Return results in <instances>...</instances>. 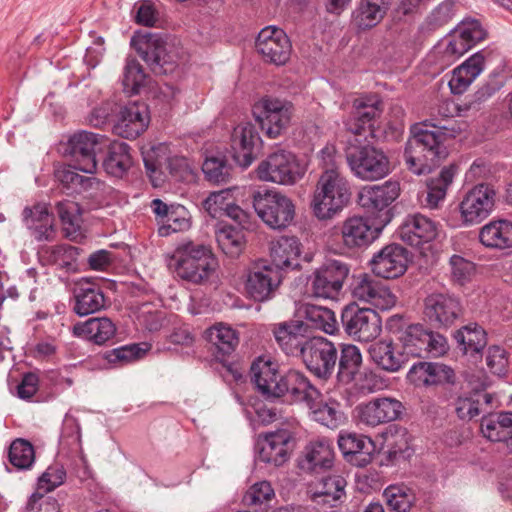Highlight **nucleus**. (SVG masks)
I'll use <instances>...</instances> for the list:
<instances>
[{"label":"nucleus","mask_w":512,"mask_h":512,"mask_svg":"<svg viewBox=\"0 0 512 512\" xmlns=\"http://www.w3.org/2000/svg\"><path fill=\"white\" fill-rule=\"evenodd\" d=\"M456 133L453 126L428 121L413 124L404 151L407 168L416 175L429 173L448 156L445 142Z\"/></svg>","instance_id":"nucleus-1"},{"label":"nucleus","mask_w":512,"mask_h":512,"mask_svg":"<svg viewBox=\"0 0 512 512\" xmlns=\"http://www.w3.org/2000/svg\"><path fill=\"white\" fill-rule=\"evenodd\" d=\"M350 189L341 172H321L316 183L311 208L319 220L332 219L349 201Z\"/></svg>","instance_id":"nucleus-2"},{"label":"nucleus","mask_w":512,"mask_h":512,"mask_svg":"<svg viewBox=\"0 0 512 512\" xmlns=\"http://www.w3.org/2000/svg\"><path fill=\"white\" fill-rule=\"evenodd\" d=\"M177 275L192 283H201L215 270L216 259L211 250L192 242L178 246L172 256Z\"/></svg>","instance_id":"nucleus-3"},{"label":"nucleus","mask_w":512,"mask_h":512,"mask_svg":"<svg viewBox=\"0 0 512 512\" xmlns=\"http://www.w3.org/2000/svg\"><path fill=\"white\" fill-rule=\"evenodd\" d=\"M131 45L156 74L171 73L178 64V49L160 35L137 34L132 37Z\"/></svg>","instance_id":"nucleus-4"},{"label":"nucleus","mask_w":512,"mask_h":512,"mask_svg":"<svg viewBox=\"0 0 512 512\" xmlns=\"http://www.w3.org/2000/svg\"><path fill=\"white\" fill-rule=\"evenodd\" d=\"M252 204L259 218L272 229L288 227L295 216L293 201L276 190L256 191Z\"/></svg>","instance_id":"nucleus-5"},{"label":"nucleus","mask_w":512,"mask_h":512,"mask_svg":"<svg viewBox=\"0 0 512 512\" xmlns=\"http://www.w3.org/2000/svg\"><path fill=\"white\" fill-rule=\"evenodd\" d=\"M291 102L266 96L253 106V115L261 130L271 139L280 136L290 125L293 115Z\"/></svg>","instance_id":"nucleus-6"},{"label":"nucleus","mask_w":512,"mask_h":512,"mask_svg":"<svg viewBox=\"0 0 512 512\" xmlns=\"http://www.w3.org/2000/svg\"><path fill=\"white\" fill-rule=\"evenodd\" d=\"M347 161L355 176L362 180H378L391 171L386 154L372 145L351 147L347 151Z\"/></svg>","instance_id":"nucleus-7"},{"label":"nucleus","mask_w":512,"mask_h":512,"mask_svg":"<svg viewBox=\"0 0 512 512\" xmlns=\"http://www.w3.org/2000/svg\"><path fill=\"white\" fill-rule=\"evenodd\" d=\"M257 176L262 181L292 185L302 178L303 169L293 153L279 149L258 165Z\"/></svg>","instance_id":"nucleus-8"},{"label":"nucleus","mask_w":512,"mask_h":512,"mask_svg":"<svg viewBox=\"0 0 512 512\" xmlns=\"http://www.w3.org/2000/svg\"><path fill=\"white\" fill-rule=\"evenodd\" d=\"M300 356L311 373L326 380L335 371L338 350L330 340L324 337H313L304 342Z\"/></svg>","instance_id":"nucleus-9"},{"label":"nucleus","mask_w":512,"mask_h":512,"mask_svg":"<svg viewBox=\"0 0 512 512\" xmlns=\"http://www.w3.org/2000/svg\"><path fill=\"white\" fill-rule=\"evenodd\" d=\"M399 184L387 181L382 185L365 186L361 189L358 201L361 207L375 218L381 226L391 220L389 206L399 196Z\"/></svg>","instance_id":"nucleus-10"},{"label":"nucleus","mask_w":512,"mask_h":512,"mask_svg":"<svg viewBox=\"0 0 512 512\" xmlns=\"http://www.w3.org/2000/svg\"><path fill=\"white\" fill-rule=\"evenodd\" d=\"M349 272V266L342 261H325L311 276L310 287L313 296L323 299L337 298Z\"/></svg>","instance_id":"nucleus-11"},{"label":"nucleus","mask_w":512,"mask_h":512,"mask_svg":"<svg viewBox=\"0 0 512 512\" xmlns=\"http://www.w3.org/2000/svg\"><path fill=\"white\" fill-rule=\"evenodd\" d=\"M103 141L102 135L87 131L71 136L66 151L71 157L72 167L84 173H95L98 165L96 153L101 149Z\"/></svg>","instance_id":"nucleus-12"},{"label":"nucleus","mask_w":512,"mask_h":512,"mask_svg":"<svg viewBox=\"0 0 512 512\" xmlns=\"http://www.w3.org/2000/svg\"><path fill=\"white\" fill-rule=\"evenodd\" d=\"M344 331L354 340L369 342L381 332V319L375 310L346 306L341 315Z\"/></svg>","instance_id":"nucleus-13"},{"label":"nucleus","mask_w":512,"mask_h":512,"mask_svg":"<svg viewBox=\"0 0 512 512\" xmlns=\"http://www.w3.org/2000/svg\"><path fill=\"white\" fill-rule=\"evenodd\" d=\"M351 295L355 301L367 303L379 310H389L397 301V297L386 284L368 274L354 278Z\"/></svg>","instance_id":"nucleus-14"},{"label":"nucleus","mask_w":512,"mask_h":512,"mask_svg":"<svg viewBox=\"0 0 512 512\" xmlns=\"http://www.w3.org/2000/svg\"><path fill=\"white\" fill-rule=\"evenodd\" d=\"M497 193L488 184H479L470 189L460 202V212L466 224H477L494 210Z\"/></svg>","instance_id":"nucleus-15"},{"label":"nucleus","mask_w":512,"mask_h":512,"mask_svg":"<svg viewBox=\"0 0 512 512\" xmlns=\"http://www.w3.org/2000/svg\"><path fill=\"white\" fill-rule=\"evenodd\" d=\"M423 314L436 328H448L462 315L457 298L447 293H431L424 298Z\"/></svg>","instance_id":"nucleus-16"},{"label":"nucleus","mask_w":512,"mask_h":512,"mask_svg":"<svg viewBox=\"0 0 512 512\" xmlns=\"http://www.w3.org/2000/svg\"><path fill=\"white\" fill-rule=\"evenodd\" d=\"M282 282V273L273 265L256 264L247 274L245 289L255 301L263 302L274 297Z\"/></svg>","instance_id":"nucleus-17"},{"label":"nucleus","mask_w":512,"mask_h":512,"mask_svg":"<svg viewBox=\"0 0 512 512\" xmlns=\"http://www.w3.org/2000/svg\"><path fill=\"white\" fill-rule=\"evenodd\" d=\"M256 50L267 62L285 64L291 53V43L282 29L268 26L263 28L256 39Z\"/></svg>","instance_id":"nucleus-18"},{"label":"nucleus","mask_w":512,"mask_h":512,"mask_svg":"<svg viewBox=\"0 0 512 512\" xmlns=\"http://www.w3.org/2000/svg\"><path fill=\"white\" fill-rule=\"evenodd\" d=\"M150 115L144 102H129L121 107L113 130L115 134L126 139H135L148 127Z\"/></svg>","instance_id":"nucleus-19"},{"label":"nucleus","mask_w":512,"mask_h":512,"mask_svg":"<svg viewBox=\"0 0 512 512\" xmlns=\"http://www.w3.org/2000/svg\"><path fill=\"white\" fill-rule=\"evenodd\" d=\"M373 273L384 279H395L407 270V250L398 244H391L378 251L370 261Z\"/></svg>","instance_id":"nucleus-20"},{"label":"nucleus","mask_w":512,"mask_h":512,"mask_svg":"<svg viewBox=\"0 0 512 512\" xmlns=\"http://www.w3.org/2000/svg\"><path fill=\"white\" fill-rule=\"evenodd\" d=\"M402 403L394 398H375L357 406V416L360 423L376 427L395 421L402 413Z\"/></svg>","instance_id":"nucleus-21"},{"label":"nucleus","mask_w":512,"mask_h":512,"mask_svg":"<svg viewBox=\"0 0 512 512\" xmlns=\"http://www.w3.org/2000/svg\"><path fill=\"white\" fill-rule=\"evenodd\" d=\"M486 38V31L477 20H463L450 34L445 54L452 61L458 59L478 42Z\"/></svg>","instance_id":"nucleus-22"},{"label":"nucleus","mask_w":512,"mask_h":512,"mask_svg":"<svg viewBox=\"0 0 512 512\" xmlns=\"http://www.w3.org/2000/svg\"><path fill=\"white\" fill-rule=\"evenodd\" d=\"M335 453L329 440L319 439L309 442L298 458V467L309 474H320L331 469Z\"/></svg>","instance_id":"nucleus-23"},{"label":"nucleus","mask_w":512,"mask_h":512,"mask_svg":"<svg viewBox=\"0 0 512 512\" xmlns=\"http://www.w3.org/2000/svg\"><path fill=\"white\" fill-rule=\"evenodd\" d=\"M260 142L259 134L251 123H240L231 134L232 156L237 164L246 168L256 158V146Z\"/></svg>","instance_id":"nucleus-24"},{"label":"nucleus","mask_w":512,"mask_h":512,"mask_svg":"<svg viewBox=\"0 0 512 512\" xmlns=\"http://www.w3.org/2000/svg\"><path fill=\"white\" fill-rule=\"evenodd\" d=\"M22 221L35 240L52 241L55 238L54 217L49 212L47 204L36 203L33 206H26L22 212Z\"/></svg>","instance_id":"nucleus-25"},{"label":"nucleus","mask_w":512,"mask_h":512,"mask_svg":"<svg viewBox=\"0 0 512 512\" xmlns=\"http://www.w3.org/2000/svg\"><path fill=\"white\" fill-rule=\"evenodd\" d=\"M382 228L377 221L370 224L364 217H349L341 226L342 241L348 248L364 247L378 237Z\"/></svg>","instance_id":"nucleus-26"},{"label":"nucleus","mask_w":512,"mask_h":512,"mask_svg":"<svg viewBox=\"0 0 512 512\" xmlns=\"http://www.w3.org/2000/svg\"><path fill=\"white\" fill-rule=\"evenodd\" d=\"M438 223L422 214L409 215L400 228L401 239L411 246L428 243L438 235Z\"/></svg>","instance_id":"nucleus-27"},{"label":"nucleus","mask_w":512,"mask_h":512,"mask_svg":"<svg viewBox=\"0 0 512 512\" xmlns=\"http://www.w3.org/2000/svg\"><path fill=\"white\" fill-rule=\"evenodd\" d=\"M276 397L289 394L297 402H313L319 396V390L311 384L310 380L300 371L289 370L280 377L279 386H274Z\"/></svg>","instance_id":"nucleus-28"},{"label":"nucleus","mask_w":512,"mask_h":512,"mask_svg":"<svg viewBox=\"0 0 512 512\" xmlns=\"http://www.w3.org/2000/svg\"><path fill=\"white\" fill-rule=\"evenodd\" d=\"M292 435L287 429L268 433L259 443V460L275 466L284 464L289 457Z\"/></svg>","instance_id":"nucleus-29"},{"label":"nucleus","mask_w":512,"mask_h":512,"mask_svg":"<svg viewBox=\"0 0 512 512\" xmlns=\"http://www.w3.org/2000/svg\"><path fill=\"white\" fill-rule=\"evenodd\" d=\"M73 311L83 317L98 312L105 305V297L97 284L82 278L75 283Z\"/></svg>","instance_id":"nucleus-30"},{"label":"nucleus","mask_w":512,"mask_h":512,"mask_svg":"<svg viewBox=\"0 0 512 512\" xmlns=\"http://www.w3.org/2000/svg\"><path fill=\"white\" fill-rule=\"evenodd\" d=\"M380 106L381 101L377 95L356 98L353 101V117L347 123L348 130L355 135H361L366 126L372 128L373 121L381 114Z\"/></svg>","instance_id":"nucleus-31"},{"label":"nucleus","mask_w":512,"mask_h":512,"mask_svg":"<svg viewBox=\"0 0 512 512\" xmlns=\"http://www.w3.org/2000/svg\"><path fill=\"white\" fill-rule=\"evenodd\" d=\"M368 353L371 360L387 372H396L407 362L401 345L392 341L374 342L370 345Z\"/></svg>","instance_id":"nucleus-32"},{"label":"nucleus","mask_w":512,"mask_h":512,"mask_svg":"<svg viewBox=\"0 0 512 512\" xmlns=\"http://www.w3.org/2000/svg\"><path fill=\"white\" fill-rule=\"evenodd\" d=\"M409 377L412 381L424 385L454 384L456 375L452 368L441 363L418 362L414 364Z\"/></svg>","instance_id":"nucleus-33"},{"label":"nucleus","mask_w":512,"mask_h":512,"mask_svg":"<svg viewBox=\"0 0 512 512\" xmlns=\"http://www.w3.org/2000/svg\"><path fill=\"white\" fill-rule=\"evenodd\" d=\"M278 364L270 359L259 357L251 366V379L258 390L266 397H276L274 386H279Z\"/></svg>","instance_id":"nucleus-34"},{"label":"nucleus","mask_w":512,"mask_h":512,"mask_svg":"<svg viewBox=\"0 0 512 512\" xmlns=\"http://www.w3.org/2000/svg\"><path fill=\"white\" fill-rule=\"evenodd\" d=\"M484 69V56L477 52L454 69L449 87L453 94H462Z\"/></svg>","instance_id":"nucleus-35"},{"label":"nucleus","mask_w":512,"mask_h":512,"mask_svg":"<svg viewBox=\"0 0 512 512\" xmlns=\"http://www.w3.org/2000/svg\"><path fill=\"white\" fill-rule=\"evenodd\" d=\"M300 253V242L294 236H281L271 242L272 265L280 271L283 268L298 266Z\"/></svg>","instance_id":"nucleus-36"},{"label":"nucleus","mask_w":512,"mask_h":512,"mask_svg":"<svg viewBox=\"0 0 512 512\" xmlns=\"http://www.w3.org/2000/svg\"><path fill=\"white\" fill-rule=\"evenodd\" d=\"M346 480L340 475H329L310 485L311 499L320 504L333 505L345 495Z\"/></svg>","instance_id":"nucleus-37"},{"label":"nucleus","mask_w":512,"mask_h":512,"mask_svg":"<svg viewBox=\"0 0 512 512\" xmlns=\"http://www.w3.org/2000/svg\"><path fill=\"white\" fill-rule=\"evenodd\" d=\"M304 325L301 321L295 320L279 324L274 329V336L286 354L301 355V348L304 346L303 332Z\"/></svg>","instance_id":"nucleus-38"},{"label":"nucleus","mask_w":512,"mask_h":512,"mask_svg":"<svg viewBox=\"0 0 512 512\" xmlns=\"http://www.w3.org/2000/svg\"><path fill=\"white\" fill-rule=\"evenodd\" d=\"M479 240L488 248H512V222L497 220L487 223L480 229Z\"/></svg>","instance_id":"nucleus-39"},{"label":"nucleus","mask_w":512,"mask_h":512,"mask_svg":"<svg viewBox=\"0 0 512 512\" xmlns=\"http://www.w3.org/2000/svg\"><path fill=\"white\" fill-rule=\"evenodd\" d=\"M389 5L381 0H360L352 12V23L361 30L373 28L384 18Z\"/></svg>","instance_id":"nucleus-40"},{"label":"nucleus","mask_w":512,"mask_h":512,"mask_svg":"<svg viewBox=\"0 0 512 512\" xmlns=\"http://www.w3.org/2000/svg\"><path fill=\"white\" fill-rule=\"evenodd\" d=\"M481 432L490 441L512 442V412L489 413L481 420Z\"/></svg>","instance_id":"nucleus-41"},{"label":"nucleus","mask_w":512,"mask_h":512,"mask_svg":"<svg viewBox=\"0 0 512 512\" xmlns=\"http://www.w3.org/2000/svg\"><path fill=\"white\" fill-rule=\"evenodd\" d=\"M73 333L96 344H104L114 337L116 326L107 317L90 318L83 323L75 324Z\"/></svg>","instance_id":"nucleus-42"},{"label":"nucleus","mask_w":512,"mask_h":512,"mask_svg":"<svg viewBox=\"0 0 512 512\" xmlns=\"http://www.w3.org/2000/svg\"><path fill=\"white\" fill-rule=\"evenodd\" d=\"M206 340L212 345L217 357L230 355L239 344V336L231 326L217 323L205 331Z\"/></svg>","instance_id":"nucleus-43"},{"label":"nucleus","mask_w":512,"mask_h":512,"mask_svg":"<svg viewBox=\"0 0 512 512\" xmlns=\"http://www.w3.org/2000/svg\"><path fill=\"white\" fill-rule=\"evenodd\" d=\"M458 348L466 355H478L487 344L486 333L476 323H469L454 333Z\"/></svg>","instance_id":"nucleus-44"},{"label":"nucleus","mask_w":512,"mask_h":512,"mask_svg":"<svg viewBox=\"0 0 512 512\" xmlns=\"http://www.w3.org/2000/svg\"><path fill=\"white\" fill-rule=\"evenodd\" d=\"M455 168L453 166L445 167L437 177L427 180L426 195L423 203L426 207L436 209L444 201L448 187L453 182Z\"/></svg>","instance_id":"nucleus-45"},{"label":"nucleus","mask_w":512,"mask_h":512,"mask_svg":"<svg viewBox=\"0 0 512 512\" xmlns=\"http://www.w3.org/2000/svg\"><path fill=\"white\" fill-rule=\"evenodd\" d=\"M306 405L313 420L328 428H337L343 422L340 405L336 401L324 402L320 391L319 396L313 402H306Z\"/></svg>","instance_id":"nucleus-46"},{"label":"nucleus","mask_w":512,"mask_h":512,"mask_svg":"<svg viewBox=\"0 0 512 512\" xmlns=\"http://www.w3.org/2000/svg\"><path fill=\"white\" fill-rule=\"evenodd\" d=\"M132 166L130 147L124 142L109 145L107 156L103 161L104 170L115 177H122Z\"/></svg>","instance_id":"nucleus-47"},{"label":"nucleus","mask_w":512,"mask_h":512,"mask_svg":"<svg viewBox=\"0 0 512 512\" xmlns=\"http://www.w3.org/2000/svg\"><path fill=\"white\" fill-rule=\"evenodd\" d=\"M428 330L420 324L410 325L402 333L400 338L401 348L407 360L412 357L427 356Z\"/></svg>","instance_id":"nucleus-48"},{"label":"nucleus","mask_w":512,"mask_h":512,"mask_svg":"<svg viewBox=\"0 0 512 512\" xmlns=\"http://www.w3.org/2000/svg\"><path fill=\"white\" fill-rule=\"evenodd\" d=\"M337 378L341 383L351 382L360 370L362 355L355 345H343L340 356L338 355Z\"/></svg>","instance_id":"nucleus-49"},{"label":"nucleus","mask_w":512,"mask_h":512,"mask_svg":"<svg viewBox=\"0 0 512 512\" xmlns=\"http://www.w3.org/2000/svg\"><path fill=\"white\" fill-rule=\"evenodd\" d=\"M383 497L388 507L394 512H409L415 496L404 484H392L384 489Z\"/></svg>","instance_id":"nucleus-50"},{"label":"nucleus","mask_w":512,"mask_h":512,"mask_svg":"<svg viewBox=\"0 0 512 512\" xmlns=\"http://www.w3.org/2000/svg\"><path fill=\"white\" fill-rule=\"evenodd\" d=\"M304 317L311 325L327 334H334L338 330L335 313L328 308L317 305H306Z\"/></svg>","instance_id":"nucleus-51"},{"label":"nucleus","mask_w":512,"mask_h":512,"mask_svg":"<svg viewBox=\"0 0 512 512\" xmlns=\"http://www.w3.org/2000/svg\"><path fill=\"white\" fill-rule=\"evenodd\" d=\"M216 241L221 250L231 256L239 255L244 244L243 232L237 228L223 225L215 231Z\"/></svg>","instance_id":"nucleus-52"},{"label":"nucleus","mask_w":512,"mask_h":512,"mask_svg":"<svg viewBox=\"0 0 512 512\" xmlns=\"http://www.w3.org/2000/svg\"><path fill=\"white\" fill-rule=\"evenodd\" d=\"M56 208L66 235L76 238L82 223L79 205L67 200L58 202Z\"/></svg>","instance_id":"nucleus-53"},{"label":"nucleus","mask_w":512,"mask_h":512,"mask_svg":"<svg viewBox=\"0 0 512 512\" xmlns=\"http://www.w3.org/2000/svg\"><path fill=\"white\" fill-rule=\"evenodd\" d=\"M191 227V215L182 205H172L170 213L163 225H160L158 232L161 236H168L172 233L187 231Z\"/></svg>","instance_id":"nucleus-54"},{"label":"nucleus","mask_w":512,"mask_h":512,"mask_svg":"<svg viewBox=\"0 0 512 512\" xmlns=\"http://www.w3.org/2000/svg\"><path fill=\"white\" fill-rule=\"evenodd\" d=\"M9 462L19 470L29 469L35 459L32 444L24 439L14 440L8 450Z\"/></svg>","instance_id":"nucleus-55"},{"label":"nucleus","mask_w":512,"mask_h":512,"mask_svg":"<svg viewBox=\"0 0 512 512\" xmlns=\"http://www.w3.org/2000/svg\"><path fill=\"white\" fill-rule=\"evenodd\" d=\"M202 171L210 182L227 183L231 177L232 167L222 157H207L202 165Z\"/></svg>","instance_id":"nucleus-56"},{"label":"nucleus","mask_w":512,"mask_h":512,"mask_svg":"<svg viewBox=\"0 0 512 512\" xmlns=\"http://www.w3.org/2000/svg\"><path fill=\"white\" fill-rule=\"evenodd\" d=\"M146 74L142 66L135 58L128 57L124 67L123 87L129 94H137L144 85Z\"/></svg>","instance_id":"nucleus-57"},{"label":"nucleus","mask_w":512,"mask_h":512,"mask_svg":"<svg viewBox=\"0 0 512 512\" xmlns=\"http://www.w3.org/2000/svg\"><path fill=\"white\" fill-rule=\"evenodd\" d=\"M50 262L59 268L72 270L76 265L77 249L70 245H56L47 250Z\"/></svg>","instance_id":"nucleus-58"},{"label":"nucleus","mask_w":512,"mask_h":512,"mask_svg":"<svg viewBox=\"0 0 512 512\" xmlns=\"http://www.w3.org/2000/svg\"><path fill=\"white\" fill-rule=\"evenodd\" d=\"M338 445L345 456L357 454L369 455L370 451L367 446H372V442L370 438L349 433L339 437Z\"/></svg>","instance_id":"nucleus-59"},{"label":"nucleus","mask_w":512,"mask_h":512,"mask_svg":"<svg viewBox=\"0 0 512 512\" xmlns=\"http://www.w3.org/2000/svg\"><path fill=\"white\" fill-rule=\"evenodd\" d=\"M231 201V192L229 189H226L210 193L202 205L211 217L219 218L223 216Z\"/></svg>","instance_id":"nucleus-60"},{"label":"nucleus","mask_w":512,"mask_h":512,"mask_svg":"<svg viewBox=\"0 0 512 512\" xmlns=\"http://www.w3.org/2000/svg\"><path fill=\"white\" fill-rule=\"evenodd\" d=\"M274 495L271 484L267 481H261L249 488L243 497V501L249 506H261L270 502Z\"/></svg>","instance_id":"nucleus-61"},{"label":"nucleus","mask_w":512,"mask_h":512,"mask_svg":"<svg viewBox=\"0 0 512 512\" xmlns=\"http://www.w3.org/2000/svg\"><path fill=\"white\" fill-rule=\"evenodd\" d=\"M139 323L148 331L160 330L166 321L164 311L154 308L151 304H144L138 314Z\"/></svg>","instance_id":"nucleus-62"},{"label":"nucleus","mask_w":512,"mask_h":512,"mask_svg":"<svg viewBox=\"0 0 512 512\" xmlns=\"http://www.w3.org/2000/svg\"><path fill=\"white\" fill-rule=\"evenodd\" d=\"M456 13V4L453 0H444L427 17L430 29H437L449 23Z\"/></svg>","instance_id":"nucleus-63"},{"label":"nucleus","mask_w":512,"mask_h":512,"mask_svg":"<svg viewBox=\"0 0 512 512\" xmlns=\"http://www.w3.org/2000/svg\"><path fill=\"white\" fill-rule=\"evenodd\" d=\"M140 352L141 349L138 345H126L106 351L103 354V358L107 360L108 363L124 365L139 358Z\"/></svg>","instance_id":"nucleus-64"}]
</instances>
